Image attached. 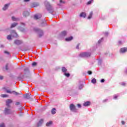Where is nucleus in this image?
<instances>
[{
    "label": "nucleus",
    "instance_id": "1",
    "mask_svg": "<svg viewBox=\"0 0 127 127\" xmlns=\"http://www.w3.org/2000/svg\"><path fill=\"white\" fill-rule=\"evenodd\" d=\"M45 4L47 10H48L50 13H51L54 11L53 8H52V6H51V5H50V3L48 1H46L45 2Z\"/></svg>",
    "mask_w": 127,
    "mask_h": 127
},
{
    "label": "nucleus",
    "instance_id": "2",
    "mask_svg": "<svg viewBox=\"0 0 127 127\" xmlns=\"http://www.w3.org/2000/svg\"><path fill=\"white\" fill-rule=\"evenodd\" d=\"M69 109L71 112H73V113H77V111H78L75 105L73 104L69 105Z\"/></svg>",
    "mask_w": 127,
    "mask_h": 127
},
{
    "label": "nucleus",
    "instance_id": "3",
    "mask_svg": "<svg viewBox=\"0 0 127 127\" xmlns=\"http://www.w3.org/2000/svg\"><path fill=\"white\" fill-rule=\"evenodd\" d=\"M80 57H83L87 58L88 57H90L91 56L90 53H82L79 55Z\"/></svg>",
    "mask_w": 127,
    "mask_h": 127
},
{
    "label": "nucleus",
    "instance_id": "4",
    "mask_svg": "<svg viewBox=\"0 0 127 127\" xmlns=\"http://www.w3.org/2000/svg\"><path fill=\"white\" fill-rule=\"evenodd\" d=\"M9 5H10V3L4 4L2 7V10H3V11H6V10L8 9V7H9Z\"/></svg>",
    "mask_w": 127,
    "mask_h": 127
},
{
    "label": "nucleus",
    "instance_id": "5",
    "mask_svg": "<svg viewBox=\"0 0 127 127\" xmlns=\"http://www.w3.org/2000/svg\"><path fill=\"white\" fill-rule=\"evenodd\" d=\"M35 30L38 32L39 37H42V36H43V31H42V30L36 28L35 29Z\"/></svg>",
    "mask_w": 127,
    "mask_h": 127
},
{
    "label": "nucleus",
    "instance_id": "6",
    "mask_svg": "<svg viewBox=\"0 0 127 127\" xmlns=\"http://www.w3.org/2000/svg\"><path fill=\"white\" fill-rule=\"evenodd\" d=\"M11 35L13 37H17V34L15 32V30H12L10 31Z\"/></svg>",
    "mask_w": 127,
    "mask_h": 127
},
{
    "label": "nucleus",
    "instance_id": "7",
    "mask_svg": "<svg viewBox=\"0 0 127 127\" xmlns=\"http://www.w3.org/2000/svg\"><path fill=\"white\" fill-rule=\"evenodd\" d=\"M44 123V119H41L37 124V127H41Z\"/></svg>",
    "mask_w": 127,
    "mask_h": 127
},
{
    "label": "nucleus",
    "instance_id": "8",
    "mask_svg": "<svg viewBox=\"0 0 127 127\" xmlns=\"http://www.w3.org/2000/svg\"><path fill=\"white\" fill-rule=\"evenodd\" d=\"M14 43L16 44V45H20V44H22V41L16 40L14 41Z\"/></svg>",
    "mask_w": 127,
    "mask_h": 127
},
{
    "label": "nucleus",
    "instance_id": "9",
    "mask_svg": "<svg viewBox=\"0 0 127 127\" xmlns=\"http://www.w3.org/2000/svg\"><path fill=\"white\" fill-rule=\"evenodd\" d=\"M11 103H12V100L10 99H8L6 100V105H7V107H9V105L10 104H11Z\"/></svg>",
    "mask_w": 127,
    "mask_h": 127
},
{
    "label": "nucleus",
    "instance_id": "10",
    "mask_svg": "<svg viewBox=\"0 0 127 127\" xmlns=\"http://www.w3.org/2000/svg\"><path fill=\"white\" fill-rule=\"evenodd\" d=\"M42 16V15H41V14H37L34 15V18L35 19H36V20H37V19L41 18Z\"/></svg>",
    "mask_w": 127,
    "mask_h": 127
},
{
    "label": "nucleus",
    "instance_id": "11",
    "mask_svg": "<svg viewBox=\"0 0 127 127\" xmlns=\"http://www.w3.org/2000/svg\"><path fill=\"white\" fill-rule=\"evenodd\" d=\"M4 113L5 115H8V114H10V109L7 108H5Z\"/></svg>",
    "mask_w": 127,
    "mask_h": 127
},
{
    "label": "nucleus",
    "instance_id": "12",
    "mask_svg": "<svg viewBox=\"0 0 127 127\" xmlns=\"http://www.w3.org/2000/svg\"><path fill=\"white\" fill-rule=\"evenodd\" d=\"M11 19L12 21H19L20 19L18 17H15L14 16L11 17Z\"/></svg>",
    "mask_w": 127,
    "mask_h": 127
},
{
    "label": "nucleus",
    "instance_id": "13",
    "mask_svg": "<svg viewBox=\"0 0 127 127\" xmlns=\"http://www.w3.org/2000/svg\"><path fill=\"white\" fill-rule=\"evenodd\" d=\"M23 15L24 16V17H27V16L29 15V12L27 11H24L23 13Z\"/></svg>",
    "mask_w": 127,
    "mask_h": 127
},
{
    "label": "nucleus",
    "instance_id": "14",
    "mask_svg": "<svg viewBox=\"0 0 127 127\" xmlns=\"http://www.w3.org/2000/svg\"><path fill=\"white\" fill-rule=\"evenodd\" d=\"M18 25V23L16 22H14L11 24L10 28H13V27H15V26H17Z\"/></svg>",
    "mask_w": 127,
    "mask_h": 127
},
{
    "label": "nucleus",
    "instance_id": "15",
    "mask_svg": "<svg viewBox=\"0 0 127 127\" xmlns=\"http://www.w3.org/2000/svg\"><path fill=\"white\" fill-rule=\"evenodd\" d=\"M127 48H122L120 50V52H121V53H125V52H127Z\"/></svg>",
    "mask_w": 127,
    "mask_h": 127
},
{
    "label": "nucleus",
    "instance_id": "16",
    "mask_svg": "<svg viewBox=\"0 0 127 127\" xmlns=\"http://www.w3.org/2000/svg\"><path fill=\"white\" fill-rule=\"evenodd\" d=\"M31 96L30 94L28 93L24 95V97L25 98V99H30V98H31V96Z\"/></svg>",
    "mask_w": 127,
    "mask_h": 127
},
{
    "label": "nucleus",
    "instance_id": "17",
    "mask_svg": "<svg viewBox=\"0 0 127 127\" xmlns=\"http://www.w3.org/2000/svg\"><path fill=\"white\" fill-rule=\"evenodd\" d=\"M83 105L84 107H88V106H90V105H91V102H90L89 101H87L86 102H84Z\"/></svg>",
    "mask_w": 127,
    "mask_h": 127
},
{
    "label": "nucleus",
    "instance_id": "18",
    "mask_svg": "<svg viewBox=\"0 0 127 127\" xmlns=\"http://www.w3.org/2000/svg\"><path fill=\"white\" fill-rule=\"evenodd\" d=\"M62 71L63 73H66L67 69V68H66V67H65V66H64L63 67H62Z\"/></svg>",
    "mask_w": 127,
    "mask_h": 127
},
{
    "label": "nucleus",
    "instance_id": "19",
    "mask_svg": "<svg viewBox=\"0 0 127 127\" xmlns=\"http://www.w3.org/2000/svg\"><path fill=\"white\" fill-rule=\"evenodd\" d=\"M4 90H5L6 93H7L8 94H12L13 91H10V90L6 89L5 87L3 88Z\"/></svg>",
    "mask_w": 127,
    "mask_h": 127
},
{
    "label": "nucleus",
    "instance_id": "20",
    "mask_svg": "<svg viewBox=\"0 0 127 127\" xmlns=\"http://www.w3.org/2000/svg\"><path fill=\"white\" fill-rule=\"evenodd\" d=\"M17 29L22 32H24V31H25V29L24 28L21 27V26L18 27Z\"/></svg>",
    "mask_w": 127,
    "mask_h": 127
},
{
    "label": "nucleus",
    "instance_id": "21",
    "mask_svg": "<svg viewBox=\"0 0 127 127\" xmlns=\"http://www.w3.org/2000/svg\"><path fill=\"white\" fill-rule=\"evenodd\" d=\"M79 16L80 17H83L84 18H85V17H86V13L83 12L81 13H80Z\"/></svg>",
    "mask_w": 127,
    "mask_h": 127
},
{
    "label": "nucleus",
    "instance_id": "22",
    "mask_svg": "<svg viewBox=\"0 0 127 127\" xmlns=\"http://www.w3.org/2000/svg\"><path fill=\"white\" fill-rule=\"evenodd\" d=\"M24 71V73L25 74H29V69H28V68H25Z\"/></svg>",
    "mask_w": 127,
    "mask_h": 127
},
{
    "label": "nucleus",
    "instance_id": "23",
    "mask_svg": "<svg viewBox=\"0 0 127 127\" xmlns=\"http://www.w3.org/2000/svg\"><path fill=\"white\" fill-rule=\"evenodd\" d=\"M13 95H14V96H19V95H21V93H18L16 92L15 91H13L12 92Z\"/></svg>",
    "mask_w": 127,
    "mask_h": 127
},
{
    "label": "nucleus",
    "instance_id": "24",
    "mask_svg": "<svg viewBox=\"0 0 127 127\" xmlns=\"http://www.w3.org/2000/svg\"><path fill=\"white\" fill-rule=\"evenodd\" d=\"M39 5V4L36 3H33L31 4V7H36V6H38Z\"/></svg>",
    "mask_w": 127,
    "mask_h": 127
},
{
    "label": "nucleus",
    "instance_id": "25",
    "mask_svg": "<svg viewBox=\"0 0 127 127\" xmlns=\"http://www.w3.org/2000/svg\"><path fill=\"white\" fill-rule=\"evenodd\" d=\"M72 40H73V37H70L65 39V41H71Z\"/></svg>",
    "mask_w": 127,
    "mask_h": 127
},
{
    "label": "nucleus",
    "instance_id": "26",
    "mask_svg": "<svg viewBox=\"0 0 127 127\" xmlns=\"http://www.w3.org/2000/svg\"><path fill=\"white\" fill-rule=\"evenodd\" d=\"M92 16H93V12H90V13H89V15L88 17V19H91V18H92Z\"/></svg>",
    "mask_w": 127,
    "mask_h": 127
},
{
    "label": "nucleus",
    "instance_id": "27",
    "mask_svg": "<svg viewBox=\"0 0 127 127\" xmlns=\"http://www.w3.org/2000/svg\"><path fill=\"white\" fill-rule=\"evenodd\" d=\"M52 115H55V114H56V109L55 108H53L52 110Z\"/></svg>",
    "mask_w": 127,
    "mask_h": 127
},
{
    "label": "nucleus",
    "instance_id": "28",
    "mask_svg": "<svg viewBox=\"0 0 127 127\" xmlns=\"http://www.w3.org/2000/svg\"><path fill=\"white\" fill-rule=\"evenodd\" d=\"M52 121H50L46 124V127H50L52 125Z\"/></svg>",
    "mask_w": 127,
    "mask_h": 127
},
{
    "label": "nucleus",
    "instance_id": "29",
    "mask_svg": "<svg viewBox=\"0 0 127 127\" xmlns=\"http://www.w3.org/2000/svg\"><path fill=\"white\" fill-rule=\"evenodd\" d=\"M0 97H1V98H7L8 95L7 94H1Z\"/></svg>",
    "mask_w": 127,
    "mask_h": 127
},
{
    "label": "nucleus",
    "instance_id": "30",
    "mask_svg": "<svg viewBox=\"0 0 127 127\" xmlns=\"http://www.w3.org/2000/svg\"><path fill=\"white\" fill-rule=\"evenodd\" d=\"M91 82L93 84H96V83H97V80L96 79V78H93L92 79Z\"/></svg>",
    "mask_w": 127,
    "mask_h": 127
},
{
    "label": "nucleus",
    "instance_id": "31",
    "mask_svg": "<svg viewBox=\"0 0 127 127\" xmlns=\"http://www.w3.org/2000/svg\"><path fill=\"white\" fill-rule=\"evenodd\" d=\"M67 34V32L65 31H64L62 32V36H65V35Z\"/></svg>",
    "mask_w": 127,
    "mask_h": 127
},
{
    "label": "nucleus",
    "instance_id": "32",
    "mask_svg": "<svg viewBox=\"0 0 127 127\" xmlns=\"http://www.w3.org/2000/svg\"><path fill=\"white\" fill-rule=\"evenodd\" d=\"M64 74V76H65V77H67V78L69 77H70V73H66V72H65Z\"/></svg>",
    "mask_w": 127,
    "mask_h": 127
},
{
    "label": "nucleus",
    "instance_id": "33",
    "mask_svg": "<svg viewBox=\"0 0 127 127\" xmlns=\"http://www.w3.org/2000/svg\"><path fill=\"white\" fill-rule=\"evenodd\" d=\"M7 39L8 40H11V35H9L7 36Z\"/></svg>",
    "mask_w": 127,
    "mask_h": 127
},
{
    "label": "nucleus",
    "instance_id": "34",
    "mask_svg": "<svg viewBox=\"0 0 127 127\" xmlns=\"http://www.w3.org/2000/svg\"><path fill=\"white\" fill-rule=\"evenodd\" d=\"M93 0H90L87 3V4H91L93 2Z\"/></svg>",
    "mask_w": 127,
    "mask_h": 127
},
{
    "label": "nucleus",
    "instance_id": "35",
    "mask_svg": "<svg viewBox=\"0 0 127 127\" xmlns=\"http://www.w3.org/2000/svg\"><path fill=\"white\" fill-rule=\"evenodd\" d=\"M83 87H84V85L83 84H80L79 86V89L81 90V89H83Z\"/></svg>",
    "mask_w": 127,
    "mask_h": 127
},
{
    "label": "nucleus",
    "instance_id": "36",
    "mask_svg": "<svg viewBox=\"0 0 127 127\" xmlns=\"http://www.w3.org/2000/svg\"><path fill=\"white\" fill-rule=\"evenodd\" d=\"M4 54H6V55H9L10 54L9 52L7 51H4Z\"/></svg>",
    "mask_w": 127,
    "mask_h": 127
},
{
    "label": "nucleus",
    "instance_id": "37",
    "mask_svg": "<svg viewBox=\"0 0 127 127\" xmlns=\"http://www.w3.org/2000/svg\"><path fill=\"white\" fill-rule=\"evenodd\" d=\"M32 66H33V67H34L35 66H36L37 65V63L36 62H34L32 63Z\"/></svg>",
    "mask_w": 127,
    "mask_h": 127
},
{
    "label": "nucleus",
    "instance_id": "38",
    "mask_svg": "<svg viewBox=\"0 0 127 127\" xmlns=\"http://www.w3.org/2000/svg\"><path fill=\"white\" fill-rule=\"evenodd\" d=\"M4 78V76H3V75H0V80H1Z\"/></svg>",
    "mask_w": 127,
    "mask_h": 127
},
{
    "label": "nucleus",
    "instance_id": "39",
    "mask_svg": "<svg viewBox=\"0 0 127 127\" xmlns=\"http://www.w3.org/2000/svg\"><path fill=\"white\" fill-rule=\"evenodd\" d=\"M0 48H4V45L3 44L0 45Z\"/></svg>",
    "mask_w": 127,
    "mask_h": 127
},
{
    "label": "nucleus",
    "instance_id": "40",
    "mask_svg": "<svg viewBox=\"0 0 127 127\" xmlns=\"http://www.w3.org/2000/svg\"><path fill=\"white\" fill-rule=\"evenodd\" d=\"M60 2H61V3H65V1H63V0H60Z\"/></svg>",
    "mask_w": 127,
    "mask_h": 127
},
{
    "label": "nucleus",
    "instance_id": "41",
    "mask_svg": "<svg viewBox=\"0 0 127 127\" xmlns=\"http://www.w3.org/2000/svg\"><path fill=\"white\" fill-rule=\"evenodd\" d=\"M19 105H20V103L19 102H17L15 103L16 106H19Z\"/></svg>",
    "mask_w": 127,
    "mask_h": 127
},
{
    "label": "nucleus",
    "instance_id": "42",
    "mask_svg": "<svg viewBox=\"0 0 127 127\" xmlns=\"http://www.w3.org/2000/svg\"><path fill=\"white\" fill-rule=\"evenodd\" d=\"M0 127H5L4 124L2 123L0 125Z\"/></svg>",
    "mask_w": 127,
    "mask_h": 127
},
{
    "label": "nucleus",
    "instance_id": "43",
    "mask_svg": "<svg viewBox=\"0 0 127 127\" xmlns=\"http://www.w3.org/2000/svg\"><path fill=\"white\" fill-rule=\"evenodd\" d=\"M121 85L122 86H126V85H127V84L125 82H123V83H121Z\"/></svg>",
    "mask_w": 127,
    "mask_h": 127
},
{
    "label": "nucleus",
    "instance_id": "44",
    "mask_svg": "<svg viewBox=\"0 0 127 127\" xmlns=\"http://www.w3.org/2000/svg\"><path fill=\"white\" fill-rule=\"evenodd\" d=\"M23 1L24 2H28V1H30V0H24Z\"/></svg>",
    "mask_w": 127,
    "mask_h": 127
},
{
    "label": "nucleus",
    "instance_id": "45",
    "mask_svg": "<svg viewBox=\"0 0 127 127\" xmlns=\"http://www.w3.org/2000/svg\"><path fill=\"white\" fill-rule=\"evenodd\" d=\"M88 74H89V75H92V71H88Z\"/></svg>",
    "mask_w": 127,
    "mask_h": 127
},
{
    "label": "nucleus",
    "instance_id": "46",
    "mask_svg": "<svg viewBox=\"0 0 127 127\" xmlns=\"http://www.w3.org/2000/svg\"><path fill=\"white\" fill-rule=\"evenodd\" d=\"M102 40H103V38L98 41V43H101L102 42Z\"/></svg>",
    "mask_w": 127,
    "mask_h": 127
},
{
    "label": "nucleus",
    "instance_id": "47",
    "mask_svg": "<svg viewBox=\"0 0 127 127\" xmlns=\"http://www.w3.org/2000/svg\"><path fill=\"white\" fill-rule=\"evenodd\" d=\"M104 82H105V79H102L101 80V83H104Z\"/></svg>",
    "mask_w": 127,
    "mask_h": 127
},
{
    "label": "nucleus",
    "instance_id": "48",
    "mask_svg": "<svg viewBox=\"0 0 127 127\" xmlns=\"http://www.w3.org/2000/svg\"><path fill=\"white\" fill-rule=\"evenodd\" d=\"M80 46V44H78L76 46V49H79V46Z\"/></svg>",
    "mask_w": 127,
    "mask_h": 127
},
{
    "label": "nucleus",
    "instance_id": "49",
    "mask_svg": "<svg viewBox=\"0 0 127 127\" xmlns=\"http://www.w3.org/2000/svg\"><path fill=\"white\" fill-rule=\"evenodd\" d=\"M117 98H118V95H115L114 98L116 99H117Z\"/></svg>",
    "mask_w": 127,
    "mask_h": 127
},
{
    "label": "nucleus",
    "instance_id": "50",
    "mask_svg": "<svg viewBox=\"0 0 127 127\" xmlns=\"http://www.w3.org/2000/svg\"><path fill=\"white\" fill-rule=\"evenodd\" d=\"M78 108H81V104H77Z\"/></svg>",
    "mask_w": 127,
    "mask_h": 127
},
{
    "label": "nucleus",
    "instance_id": "51",
    "mask_svg": "<svg viewBox=\"0 0 127 127\" xmlns=\"http://www.w3.org/2000/svg\"><path fill=\"white\" fill-rule=\"evenodd\" d=\"M122 125H125V121H122Z\"/></svg>",
    "mask_w": 127,
    "mask_h": 127
},
{
    "label": "nucleus",
    "instance_id": "52",
    "mask_svg": "<svg viewBox=\"0 0 127 127\" xmlns=\"http://www.w3.org/2000/svg\"><path fill=\"white\" fill-rule=\"evenodd\" d=\"M43 23H44V24H45H45H46V22L45 21V22H43Z\"/></svg>",
    "mask_w": 127,
    "mask_h": 127
},
{
    "label": "nucleus",
    "instance_id": "53",
    "mask_svg": "<svg viewBox=\"0 0 127 127\" xmlns=\"http://www.w3.org/2000/svg\"><path fill=\"white\" fill-rule=\"evenodd\" d=\"M21 24L24 25V23H21Z\"/></svg>",
    "mask_w": 127,
    "mask_h": 127
},
{
    "label": "nucleus",
    "instance_id": "54",
    "mask_svg": "<svg viewBox=\"0 0 127 127\" xmlns=\"http://www.w3.org/2000/svg\"><path fill=\"white\" fill-rule=\"evenodd\" d=\"M108 33H105V35H108Z\"/></svg>",
    "mask_w": 127,
    "mask_h": 127
},
{
    "label": "nucleus",
    "instance_id": "55",
    "mask_svg": "<svg viewBox=\"0 0 127 127\" xmlns=\"http://www.w3.org/2000/svg\"><path fill=\"white\" fill-rule=\"evenodd\" d=\"M121 41H119V43L120 44H121Z\"/></svg>",
    "mask_w": 127,
    "mask_h": 127
},
{
    "label": "nucleus",
    "instance_id": "56",
    "mask_svg": "<svg viewBox=\"0 0 127 127\" xmlns=\"http://www.w3.org/2000/svg\"><path fill=\"white\" fill-rule=\"evenodd\" d=\"M42 26H44V25H43V24H42Z\"/></svg>",
    "mask_w": 127,
    "mask_h": 127
},
{
    "label": "nucleus",
    "instance_id": "57",
    "mask_svg": "<svg viewBox=\"0 0 127 127\" xmlns=\"http://www.w3.org/2000/svg\"><path fill=\"white\" fill-rule=\"evenodd\" d=\"M106 101H107V100H104V102H106Z\"/></svg>",
    "mask_w": 127,
    "mask_h": 127
},
{
    "label": "nucleus",
    "instance_id": "58",
    "mask_svg": "<svg viewBox=\"0 0 127 127\" xmlns=\"http://www.w3.org/2000/svg\"><path fill=\"white\" fill-rule=\"evenodd\" d=\"M6 70H7V67H6Z\"/></svg>",
    "mask_w": 127,
    "mask_h": 127
}]
</instances>
